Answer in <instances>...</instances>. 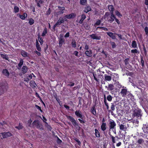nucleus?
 <instances>
[{"label": "nucleus", "mask_w": 148, "mask_h": 148, "mask_svg": "<svg viewBox=\"0 0 148 148\" xmlns=\"http://www.w3.org/2000/svg\"><path fill=\"white\" fill-rule=\"evenodd\" d=\"M32 125L33 127L35 126L36 128L40 131H42L44 130L42 124L38 120H35L32 123Z\"/></svg>", "instance_id": "1"}, {"label": "nucleus", "mask_w": 148, "mask_h": 148, "mask_svg": "<svg viewBox=\"0 0 148 148\" xmlns=\"http://www.w3.org/2000/svg\"><path fill=\"white\" fill-rule=\"evenodd\" d=\"M67 19L63 18L60 17L57 22L53 26V28L54 31L55 30V28L56 27H58L62 23H63L64 21H66Z\"/></svg>", "instance_id": "2"}, {"label": "nucleus", "mask_w": 148, "mask_h": 148, "mask_svg": "<svg viewBox=\"0 0 148 148\" xmlns=\"http://www.w3.org/2000/svg\"><path fill=\"white\" fill-rule=\"evenodd\" d=\"M138 134L136 136H135L133 137L136 140L135 144L138 145H142L145 142L144 140L142 138H140L139 137L140 136L138 133Z\"/></svg>", "instance_id": "3"}, {"label": "nucleus", "mask_w": 148, "mask_h": 148, "mask_svg": "<svg viewBox=\"0 0 148 148\" xmlns=\"http://www.w3.org/2000/svg\"><path fill=\"white\" fill-rule=\"evenodd\" d=\"M75 114L76 116L78 118V120L81 123H85V121L84 120V116L82 115V112L79 110H76L75 112Z\"/></svg>", "instance_id": "4"}, {"label": "nucleus", "mask_w": 148, "mask_h": 148, "mask_svg": "<svg viewBox=\"0 0 148 148\" xmlns=\"http://www.w3.org/2000/svg\"><path fill=\"white\" fill-rule=\"evenodd\" d=\"M66 116L68 120H69L72 123L73 125L76 127V126H78L79 130L80 127L79 126L78 123L77 122L76 120L74 119L73 117L71 116L66 115Z\"/></svg>", "instance_id": "5"}, {"label": "nucleus", "mask_w": 148, "mask_h": 148, "mask_svg": "<svg viewBox=\"0 0 148 148\" xmlns=\"http://www.w3.org/2000/svg\"><path fill=\"white\" fill-rule=\"evenodd\" d=\"M122 88L121 89V91L120 92V94L123 97H125L127 96H128L130 94V92L127 90V88L126 87H125L123 86L122 87Z\"/></svg>", "instance_id": "6"}, {"label": "nucleus", "mask_w": 148, "mask_h": 148, "mask_svg": "<svg viewBox=\"0 0 148 148\" xmlns=\"http://www.w3.org/2000/svg\"><path fill=\"white\" fill-rule=\"evenodd\" d=\"M141 110L138 108L137 109H136L134 111L133 116L134 117H136L138 119H140L142 116L141 114Z\"/></svg>", "instance_id": "7"}, {"label": "nucleus", "mask_w": 148, "mask_h": 148, "mask_svg": "<svg viewBox=\"0 0 148 148\" xmlns=\"http://www.w3.org/2000/svg\"><path fill=\"white\" fill-rule=\"evenodd\" d=\"M12 135V134L9 132L0 133V137H1V136H2V137H1V139L7 138L8 137L11 136Z\"/></svg>", "instance_id": "8"}, {"label": "nucleus", "mask_w": 148, "mask_h": 148, "mask_svg": "<svg viewBox=\"0 0 148 148\" xmlns=\"http://www.w3.org/2000/svg\"><path fill=\"white\" fill-rule=\"evenodd\" d=\"M108 125L109 130H113L116 128V124L114 120H111L109 121Z\"/></svg>", "instance_id": "9"}, {"label": "nucleus", "mask_w": 148, "mask_h": 148, "mask_svg": "<svg viewBox=\"0 0 148 148\" xmlns=\"http://www.w3.org/2000/svg\"><path fill=\"white\" fill-rule=\"evenodd\" d=\"M116 106V104H115V101L111 103L110 108L111 110H109V109H107L108 112H110L112 115H113L114 114L113 111L115 110V107Z\"/></svg>", "instance_id": "10"}, {"label": "nucleus", "mask_w": 148, "mask_h": 148, "mask_svg": "<svg viewBox=\"0 0 148 148\" xmlns=\"http://www.w3.org/2000/svg\"><path fill=\"white\" fill-rule=\"evenodd\" d=\"M58 9L56 12V14L58 15L63 14L64 12V10H65V8L60 6H58Z\"/></svg>", "instance_id": "11"}, {"label": "nucleus", "mask_w": 148, "mask_h": 148, "mask_svg": "<svg viewBox=\"0 0 148 148\" xmlns=\"http://www.w3.org/2000/svg\"><path fill=\"white\" fill-rule=\"evenodd\" d=\"M114 75H114V77H113V81L115 82V84L120 86V84L118 81L119 79V75L117 74H114Z\"/></svg>", "instance_id": "12"}, {"label": "nucleus", "mask_w": 148, "mask_h": 148, "mask_svg": "<svg viewBox=\"0 0 148 148\" xmlns=\"http://www.w3.org/2000/svg\"><path fill=\"white\" fill-rule=\"evenodd\" d=\"M5 88V86L3 84L0 83V96L4 93Z\"/></svg>", "instance_id": "13"}, {"label": "nucleus", "mask_w": 148, "mask_h": 148, "mask_svg": "<svg viewBox=\"0 0 148 148\" xmlns=\"http://www.w3.org/2000/svg\"><path fill=\"white\" fill-rule=\"evenodd\" d=\"M107 34L112 39H116V33H113L112 32H107Z\"/></svg>", "instance_id": "14"}, {"label": "nucleus", "mask_w": 148, "mask_h": 148, "mask_svg": "<svg viewBox=\"0 0 148 148\" xmlns=\"http://www.w3.org/2000/svg\"><path fill=\"white\" fill-rule=\"evenodd\" d=\"M142 130L146 134L148 133V124L147 123L143 124L142 127Z\"/></svg>", "instance_id": "15"}, {"label": "nucleus", "mask_w": 148, "mask_h": 148, "mask_svg": "<svg viewBox=\"0 0 148 148\" xmlns=\"http://www.w3.org/2000/svg\"><path fill=\"white\" fill-rule=\"evenodd\" d=\"M76 15L74 13H72L71 14H67L64 17L65 18L71 19L75 17Z\"/></svg>", "instance_id": "16"}, {"label": "nucleus", "mask_w": 148, "mask_h": 148, "mask_svg": "<svg viewBox=\"0 0 148 148\" xmlns=\"http://www.w3.org/2000/svg\"><path fill=\"white\" fill-rule=\"evenodd\" d=\"M90 36L91 38L93 39L100 40L101 38V37L100 36H97L95 34H92L90 35Z\"/></svg>", "instance_id": "17"}, {"label": "nucleus", "mask_w": 148, "mask_h": 148, "mask_svg": "<svg viewBox=\"0 0 148 148\" xmlns=\"http://www.w3.org/2000/svg\"><path fill=\"white\" fill-rule=\"evenodd\" d=\"M116 17L114 14V13H111V16H110V19L108 20V21L109 22L112 23L114 21V19Z\"/></svg>", "instance_id": "18"}, {"label": "nucleus", "mask_w": 148, "mask_h": 148, "mask_svg": "<svg viewBox=\"0 0 148 148\" xmlns=\"http://www.w3.org/2000/svg\"><path fill=\"white\" fill-rule=\"evenodd\" d=\"M17 15L18 16H19V17L22 20H24L26 17H27V14L26 12H25L23 14V15H21L19 14H18Z\"/></svg>", "instance_id": "19"}, {"label": "nucleus", "mask_w": 148, "mask_h": 148, "mask_svg": "<svg viewBox=\"0 0 148 148\" xmlns=\"http://www.w3.org/2000/svg\"><path fill=\"white\" fill-rule=\"evenodd\" d=\"M91 112L94 115L96 116L97 114L96 112V109L95 108V106H93L90 109Z\"/></svg>", "instance_id": "20"}, {"label": "nucleus", "mask_w": 148, "mask_h": 148, "mask_svg": "<svg viewBox=\"0 0 148 148\" xmlns=\"http://www.w3.org/2000/svg\"><path fill=\"white\" fill-rule=\"evenodd\" d=\"M2 73L4 75L7 77H8L10 75V73L8 70L6 69L3 70Z\"/></svg>", "instance_id": "21"}, {"label": "nucleus", "mask_w": 148, "mask_h": 148, "mask_svg": "<svg viewBox=\"0 0 148 148\" xmlns=\"http://www.w3.org/2000/svg\"><path fill=\"white\" fill-rule=\"evenodd\" d=\"M91 7L89 5H86L84 11L86 13H87L89 11H91Z\"/></svg>", "instance_id": "22"}, {"label": "nucleus", "mask_w": 148, "mask_h": 148, "mask_svg": "<svg viewBox=\"0 0 148 148\" xmlns=\"http://www.w3.org/2000/svg\"><path fill=\"white\" fill-rule=\"evenodd\" d=\"M92 50L90 49L89 50H86L85 52V54L87 56L91 57L92 56Z\"/></svg>", "instance_id": "23"}, {"label": "nucleus", "mask_w": 148, "mask_h": 148, "mask_svg": "<svg viewBox=\"0 0 148 148\" xmlns=\"http://www.w3.org/2000/svg\"><path fill=\"white\" fill-rule=\"evenodd\" d=\"M104 103L107 109H109L108 103L107 102L106 95H104Z\"/></svg>", "instance_id": "24"}, {"label": "nucleus", "mask_w": 148, "mask_h": 148, "mask_svg": "<svg viewBox=\"0 0 148 148\" xmlns=\"http://www.w3.org/2000/svg\"><path fill=\"white\" fill-rule=\"evenodd\" d=\"M36 47L37 50L39 51H41V48L37 39L36 40Z\"/></svg>", "instance_id": "25"}, {"label": "nucleus", "mask_w": 148, "mask_h": 148, "mask_svg": "<svg viewBox=\"0 0 148 148\" xmlns=\"http://www.w3.org/2000/svg\"><path fill=\"white\" fill-rule=\"evenodd\" d=\"M65 42V40L64 38H62V37L61 38L59 39V45L60 47H61L63 44H64Z\"/></svg>", "instance_id": "26"}, {"label": "nucleus", "mask_w": 148, "mask_h": 148, "mask_svg": "<svg viewBox=\"0 0 148 148\" xmlns=\"http://www.w3.org/2000/svg\"><path fill=\"white\" fill-rule=\"evenodd\" d=\"M108 9L110 11V13H113L114 11V8L112 5H109L108 6Z\"/></svg>", "instance_id": "27"}, {"label": "nucleus", "mask_w": 148, "mask_h": 148, "mask_svg": "<svg viewBox=\"0 0 148 148\" xmlns=\"http://www.w3.org/2000/svg\"><path fill=\"white\" fill-rule=\"evenodd\" d=\"M104 76L106 81H110L111 80L112 77L110 76H109L106 74H105L104 75Z\"/></svg>", "instance_id": "28"}, {"label": "nucleus", "mask_w": 148, "mask_h": 148, "mask_svg": "<svg viewBox=\"0 0 148 148\" xmlns=\"http://www.w3.org/2000/svg\"><path fill=\"white\" fill-rule=\"evenodd\" d=\"M35 2L36 3L37 6L39 7H41L40 4H42L44 1L41 0H35Z\"/></svg>", "instance_id": "29"}, {"label": "nucleus", "mask_w": 148, "mask_h": 148, "mask_svg": "<svg viewBox=\"0 0 148 148\" xmlns=\"http://www.w3.org/2000/svg\"><path fill=\"white\" fill-rule=\"evenodd\" d=\"M30 85L33 88H35L36 85L35 82L34 81H31L29 82Z\"/></svg>", "instance_id": "30"}, {"label": "nucleus", "mask_w": 148, "mask_h": 148, "mask_svg": "<svg viewBox=\"0 0 148 148\" xmlns=\"http://www.w3.org/2000/svg\"><path fill=\"white\" fill-rule=\"evenodd\" d=\"M86 16L84 14H82L81 16V18L79 21V23L80 24H82L84 20L86 18Z\"/></svg>", "instance_id": "31"}, {"label": "nucleus", "mask_w": 148, "mask_h": 148, "mask_svg": "<svg viewBox=\"0 0 148 148\" xmlns=\"http://www.w3.org/2000/svg\"><path fill=\"white\" fill-rule=\"evenodd\" d=\"M114 89V86L113 84H110L108 85L107 90L109 91H112Z\"/></svg>", "instance_id": "32"}, {"label": "nucleus", "mask_w": 148, "mask_h": 148, "mask_svg": "<svg viewBox=\"0 0 148 148\" xmlns=\"http://www.w3.org/2000/svg\"><path fill=\"white\" fill-rule=\"evenodd\" d=\"M106 123H103L101 126V130L103 131H104L106 129Z\"/></svg>", "instance_id": "33"}, {"label": "nucleus", "mask_w": 148, "mask_h": 148, "mask_svg": "<svg viewBox=\"0 0 148 148\" xmlns=\"http://www.w3.org/2000/svg\"><path fill=\"white\" fill-rule=\"evenodd\" d=\"M28 68L26 66H23L22 68V71L23 73L25 74L26 73L27 71Z\"/></svg>", "instance_id": "34"}, {"label": "nucleus", "mask_w": 148, "mask_h": 148, "mask_svg": "<svg viewBox=\"0 0 148 148\" xmlns=\"http://www.w3.org/2000/svg\"><path fill=\"white\" fill-rule=\"evenodd\" d=\"M95 136L97 138H99L100 136V134L98 130L97 129H95Z\"/></svg>", "instance_id": "35"}, {"label": "nucleus", "mask_w": 148, "mask_h": 148, "mask_svg": "<svg viewBox=\"0 0 148 148\" xmlns=\"http://www.w3.org/2000/svg\"><path fill=\"white\" fill-rule=\"evenodd\" d=\"M140 64L142 66L141 69H143L145 66L144 60L143 59V57L142 56H140Z\"/></svg>", "instance_id": "36"}, {"label": "nucleus", "mask_w": 148, "mask_h": 148, "mask_svg": "<svg viewBox=\"0 0 148 148\" xmlns=\"http://www.w3.org/2000/svg\"><path fill=\"white\" fill-rule=\"evenodd\" d=\"M38 38L39 40V41L40 43V44L41 45H42L43 43V41L42 38L40 37V36L39 34H38Z\"/></svg>", "instance_id": "37"}, {"label": "nucleus", "mask_w": 148, "mask_h": 148, "mask_svg": "<svg viewBox=\"0 0 148 148\" xmlns=\"http://www.w3.org/2000/svg\"><path fill=\"white\" fill-rule=\"evenodd\" d=\"M21 55L24 57H26L28 56V53L26 51L23 50H22L21 52Z\"/></svg>", "instance_id": "38"}, {"label": "nucleus", "mask_w": 148, "mask_h": 148, "mask_svg": "<svg viewBox=\"0 0 148 148\" xmlns=\"http://www.w3.org/2000/svg\"><path fill=\"white\" fill-rule=\"evenodd\" d=\"M119 128L120 130L125 131L126 129V126L125 125L123 124H121L119 125Z\"/></svg>", "instance_id": "39"}, {"label": "nucleus", "mask_w": 148, "mask_h": 148, "mask_svg": "<svg viewBox=\"0 0 148 148\" xmlns=\"http://www.w3.org/2000/svg\"><path fill=\"white\" fill-rule=\"evenodd\" d=\"M43 122L45 123V126L47 128L48 130L50 131H51L52 129V128L51 126L49 125L46 122L43 121Z\"/></svg>", "instance_id": "40"}, {"label": "nucleus", "mask_w": 148, "mask_h": 148, "mask_svg": "<svg viewBox=\"0 0 148 148\" xmlns=\"http://www.w3.org/2000/svg\"><path fill=\"white\" fill-rule=\"evenodd\" d=\"M132 46L133 48H138L136 42L135 40H133L132 41Z\"/></svg>", "instance_id": "41"}, {"label": "nucleus", "mask_w": 148, "mask_h": 148, "mask_svg": "<svg viewBox=\"0 0 148 148\" xmlns=\"http://www.w3.org/2000/svg\"><path fill=\"white\" fill-rule=\"evenodd\" d=\"M48 32L47 29L46 27H45L44 28V30H43V32L41 35L42 36H45L47 34Z\"/></svg>", "instance_id": "42"}, {"label": "nucleus", "mask_w": 148, "mask_h": 148, "mask_svg": "<svg viewBox=\"0 0 148 148\" xmlns=\"http://www.w3.org/2000/svg\"><path fill=\"white\" fill-rule=\"evenodd\" d=\"M92 74L93 75V76L94 77V79L96 81V82H99V79H98L96 77V74L95 72H93L92 73Z\"/></svg>", "instance_id": "43"}, {"label": "nucleus", "mask_w": 148, "mask_h": 148, "mask_svg": "<svg viewBox=\"0 0 148 148\" xmlns=\"http://www.w3.org/2000/svg\"><path fill=\"white\" fill-rule=\"evenodd\" d=\"M72 46L73 48H75L76 46V43L75 40L73 39L72 40L71 43Z\"/></svg>", "instance_id": "44"}, {"label": "nucleus", "mask_w": 148, "mask_h": 148, "mask_svg": "<svg viewBox=\"0 0 148 148\" xmlns=\"http://www.w3.org/2000/svg\"><path fill=\"white\" fill-rule=\"evenodd\" d=\"M19 9L17 6H15L14 8V12L15 13L18 12L19 11Z\"/></svg>", "instance_id": "45"}, {"label": "nucleus", "mask_w": 148, "mask_h": 148, "mask_svg": "<svg viewBox=\"0 0 148 148\" xmlns=\"http://www.w3.org/2000/svg\"><path fill=\"white\" fill-rule=\"evenodd\" d=\"M34 19L32 18H30L29 20V23L30 25H32L34 24Z\"/></svg>", "instance_id": "46"}, {"label": "nucleus", "mask_w": 148, "mask_h": 148, "mask_svg": "<svg viewBox=\"0 0 148 148\" xmlns=\"http://www.w3.org/2000/svg\"><path fill=\"white\" fill-rule=\"evenodd\" d=\"M112 98L113 97L110 95H109L107 96L106 99L109 101L111 102L112 100Z\"/></svg>", "instance_id": "47"}, {"label": "nucleus", "mask_w": 148, "mask_h": 148, "mask_svg": "<svg viewBox=\"0 0 148 148\" xmlns=\"http://www.w3.org/2000/svg\"><path fill=\"white\" fill-rule=\"evenodd\" d=\"M23 127L22 125V124L21 123H19L18 126H16L15 128L19 130L22 129Z\"/></svg>", "instance_id": "48"}, {"label": "nucleus", "mask_w": 148, "mask_h": 148, "mask_svg": "<svg viewBox=\"0 0 148 148\" xmlns=\"http://www.w3.org/2000/svg\"><path fill=\"white\" fill-rule=\"evenodd\" d=\"M23 59H21L20 60V62L18 64V66L20 68L22 66V65H23Z\"/></svg>", "instance_id": "49"}, {"label": "nucleus", "mask_w": 148, "mask_h": 148, "mask_svg": "<svg viewBox=\"0 0 148 148\" xmlns=\"http://www.w3.org/2000/svg\"><path fill=\"white\" fill-rule=\"evenodd\" d=\"M51 10L50 8H49L48 10L46 11L45 15L47 16L49 15L51 13Z\"/></svg>", "instance_id": "50"}, {"label": "nucleus", "mask_w": 148, "mask_h": 148, "mask_svg": "<svg viewBox=\"0 0 148 148\" xmlns=\"http://www.w3.org/2000/svg\"><path fill=\"white\" fill-rule=\"evenodd\" d=\"M129 58H127L125 59L124 61L125 64V65H127L129 64Z\"/></svg>", "instance_id": "51"}, {"label": "nucleus", "mask_w": 148, "mask_h": 148, "mask_svg": "<svg viewBox=\"0 0 148 148\" xmlns=\"http://www.w3.org/2000/svg\"><path fill=\"white\" fill-rule=\"evenodd\" d=\"M110 44L112 45V48L113 49L115 48L116 46L115 43L114 42L110 41Z\"/></svg>", "instance_id": "52"}, {"label": "nucleus", "mask_w": 148, "mask_h": 148, "mask_svg": "<svg viewBox=\"0 0 148 148\" xmlns=\"http://www.w3.org/2000/svg\"><path fill=\"white\" fill-rule=\"evenodd\" d=\"M32 121L31 120V119H30L29 120L27 121V125L29 127H32L31 125L32 123Z\"/></svg>", "instance_id": "53"}, {"label": "nucleus", "mask_w": 148, "mask_h": 148, "mask_svg": "<svg viewBox=\"0 0 148 148\" xmlns=\"http://www.w3.org/2000/svg\"><path fill=\"white\" fill-rule=\"evenodd\" d=\"M143 50L144 51V53L145 56L147 55V51L146 47H145L144 45H143Z\"/></svg>", "instance_id": "54"}, {"label": "nucleus", "mask_w": 148, "mask_h": 148, "mask_svg": "<svg viewBox=\"0 0 148 148\" xmlns=\"http://www.w3.org/2000/svg\"><path fill=\"white\" fill-rule=\"evenodd\" d=\"M86 0H80V3L81 5H84L85 3L86 2Z\"/></svg>", "instance_id": "55"}, {"label": "nucleus", "mask_w": 148, "mask_h": 148, "mask_svg": "<svg viewBox=\"0 0 148 148\" xmlns=\"http://www.w3.org/2000/svg\"><path fill=\"white\" fill-rule=\"evenodd\" d=\"M35 107L38 110L40 111L41 112H43L41 108L39 106H38L36 105H35Z\"/></svg>", "instance_id": "56"}, {"label": "nucleus", "mask_w": 148, "mask_h": 148, "mask_svg": "<svg viewBox=\"0 0 148 148\" xmlns=\"http://www.w3.org/2000/svg\"><path fill=\"white\" fill-rule=\"evenodd\" d=\"M138 51L137 49H132L131 50V53H137Z\"/></svg>", "instance_id": "57"}, {"label": "nucleus", "mask_w": 148, "mask_h": 148, "mask_svg": "<svg viewBox=\"0 0 148 148\" xmlns=\"http://www.w3.org/2000/svg\"><path fill=\"white\" fill-rule=\"evenodd\" d=\"M115 12L116 14L119 17L122 16V15L120 13L119 11L116 10L115 11Z\"/></svg>", "instance_id": "58"}, {"label": "nucleus", "mask_w": 148, "mask_h": 148, "mask_svg": "<svg viewBox=\"0 0 148 148\" xmlns=\"http://www.w3.org/2000/svg\"><path fill=\"white\" fill-rule=\"evenodd\" d=\"M1 56L3 58L5 59L6 60H8V57L6 55H4L3 54H1Z\"/></svg>", "instance_id": "59"}, {"label": "nucleus", "mask_w": 148, "mask_h": 148, "mask_svg": "<svg viewBox=\"0 0 148 148\" xmlns=\"http://www.w3.org/2000/svg\"><path fill=\"white\" fill-rule=\"evenodd\" d=\"M32 75H33L34 77H35V75H34V74L33 73H32V74H30V75H29L28 76H27V78L29 80L32 79Z\"/></svg>", "instance_id": "60"}, {"label": "nucleus", "mask_w": 148, "mask_h": 148, "mask_svg": "<svg viewBox=\"0 0 148 148\" xmlns=\"http://www.w3.org/2000/svg\"><path fill=\"white\" fill-rule=\"evenodd\" d=\"M101 21L100 20H98L95 24L94 25H99L101 24Z\"/></svg>", "instance_id": "61"}, {"label": "nucleus", "mask_w": 148, "mask_h": 148, "mask_svg": "<svg viewBox=\"0 0 148 148\" xmlns=\"http://www.w3.org/2000/svg\"><path fill=\"white\" fill-rule=\"evenodd\" d=\"M145 31V34L146 35H148V27L147 26L144 29Z\"/></svg>", "instance_id": "62"}, {"label": "nucleus", "mask_w": 148, "mask_h": 148, "mask_svg": "<svg viewBox=\"0 0 148 148\" xmlns=\"http://www.w3.org/2000/svg\"><path fill=\"white\" fill-rule=\"evenodd\" d=\"M98 28L103 29V30L104 31L108 30V29L106 27H98L97 28V29Z\"/></svg>", "instance_id": "63"}, {"label": "nucleus", "mask_w": 148, "mask_h": 148, "mask_svg": "<svg viewBox=\"0 0 148 148\" xmlns=\"http://www.w3.org/2000/svg\"><path fill=\"white\" fill-rule=\"evenodd\" d=\"M57 137V143L58 144H60L62 142V141L58 137Z\"/></svg>", "instance_id": "64"}]
</instances>
